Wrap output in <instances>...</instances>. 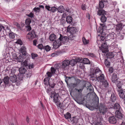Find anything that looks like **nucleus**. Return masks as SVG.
<instances>
[{"instance_id": "53", "label": "nucleus", "mask_w": 125, "mask_h": 125, "mask_svg": "<svg viewBox=\"0 0 125 125\" xmlns=\"http://www.w3.org/2000/svg\"><path fill=\"white\" fill-rule=\"evenodd\" d=\"M22 65H24V66L26 67V66H27V61L26 60H25L24 62H23L22 63Z\"/></svg>"}, {"instance_id": "47", "label": "nucleus", "mask_w": 125, "mask_h": 125, "mask_svg": "<svg viewBox=\"0 0 125 125\" xmlns=\"http://www.w3.org/2000/svg\"><path fill=\"white\" fill-rule=\"evenodd\" d=\"M44 49L46 51H49L51 49V47L48 45H47L44 47Z\"/></svg>"}, {"instance_id": "4", "label": "nucleus", "mask_w": 125, "mask_h": 125, "mask_svg": "<svg viewBox=\"0 0 125 125\" xmlns=\"http://www.w3.org/2000/svg\"><path fill=\"white\" fill-rule=\"evenodd\" d=\"M67 31L68 32H69L71 34H75L77 32L78 30L75 27H70L69 26H68L67 28Z\"/></svg>"}, {"instance_id": "24", "label": "nucleus", "mask_w": 125, "mask_h": 125, "mask_svg": "<svg viewBox=\"0 0 125 125\" xmlns=\"http://www.w3.org/2000/svg\"><path fill=\"white\" fill-rule=\"evenodd\" d=\"M119 94L120 97L124 99L125 97V92L123 91H120L119 92Z\"/></svg>"}, {"instance_id": "15", "label": "nucleus", "mask_w": 125, "mask_h": 125, "mask_svg": "<svg viewBox=\"0 0 125 125\" xmlns=\"http://www.w3.org/2000/svg\"><path fill=\"white\" fill-rule=\"evenodd\" d=\"M105 39V37L104 35H99L97 37V43H100V42H102V41H103Z\"/></svg>"}, {"instance_id": "41", "label": "nucleus", "mask_w": 125, "mask_h": 125, "mask_svg": "<svg viewBox=\"0 0 125 125\" xmlns=\"http://www.w3.org/2000/svg\"><path fill=\"white\" fill-rule=\"evenodd\" d=\"M83 41L84 45H86L89 42V41L88 40H86L84 37L83 38Z\"/></svg>"}, {"instance_id": "6", "label": "nucleus", "mask_w": 125, "mask_h": 125, "mask_svg": "<svg viewBox=\"0 0 125 125\" xmlns=\"http://www.w3.org/2000/svg\"><path fill=\"white\" fill-rule=\"evenodd\" d=\"M13 58L15 60H17L18 62H23L24 59V58H23L21 55H20L17 57V55L14 54L13 55Z\"/></svg>"}, {"instance_id": "17", "label": "nucleus", "mask_w": 125, "mask_h": 125, "mask_svg": "<svg viewBox=\"0 0 125 125\" xmlns=\"http://www.w3.org/2000/svg\"><path fill=\"white\" fill-rule=\"evenodd\" d=\"M73 77H66L65 79V82L66 83L67 85L70 84L74 78Z\"/></svg>"}, {"instance_id": "13", "label": "nucleus", "mask_w": 125, "mask_h": 125, "mask_svg": "<svg viewBox=\"0 0 125 125\" xmlns=\"http://www.w3.org/2000/svg\"><path fill=\"white\" fill-rule=\"evenodd\" d=\"M99 111L100 113H102L104 115L107 111V109L103 105H102L100 106L99 107Z\"/></svg>"}, {"instance_id": "16", "label": "nucleus", "mask_w": 125, "mask_h": 125, "mask_svg": "<svg viewBox=\"0 0 125 125\" xmlns=\"http://www.w3.org/2000/svg\"><path fill=\"white\" fill-rule=\"evenodd\" d=\"M109 121L110 123L115 124L116 122V120L115 117L112 116L109 118Z\"/></svg>"}, {"instance_id": "62", "label": "nucleus", "mask_w": 125, "mask_h": 125, "mask_svg": "<svg viewBox=\"0 0 125 125\" xmlns=\"http://www.w3.org/2000/svg\"><path fill=\"white\" fill-rule=\"evenodd\" d=\"M108 55L110 56V57H109V58H113L114 56V55L112 53H111L108 54Z\"/></svg>"}, {"instance_id": "57", "label": "nucleus", "mask_w": 125, "mask_h": 125, "mask_svg": "<svg viewBox=\"0 0 125 125\" xmlns=\"http://www.w3.org/2000/svg\"><path fill=\"white\" fill-rule=\"evenodd\" d=\"M16 43H17L18 44H19L20 45H21L22 44V43L21 42V41L20 39H18V40L17 42H16Z\"/></svg>"}, {"instance_id": "52", "label": "nucleus", "mask_w": 125, "mask_h": 125, "mask_svg": "<svg viewBox=\"0 0 125 125\" xmlns=\"http://www.w3.org/2000/svg\"><path fill=\"white\" fill-rule=\"evenodd\" d=\"M121 85L122 83L121 82H119L117 84V86L119 89H120L121 88Z\"/></svg>"}, {"instance_id": "38", "label": "nucleus", "mask_w": 125, "mask_h": 125, "mask_svg": "<svg viewBox=\"0 0 125 125\" xmlns=\"http://www.w3.org/2000/svg\"><path fill=\"white\" fill-rule=\"evenodd\" d=\"M64 116L66 119H69L71 117V115L70 113H67L64 115Z\"/></svg>"}, {"instance_id": "63", "label": "nucleus", "mask_w": 125, "mask_h": 125, "mask_svg": "<svg viewBox=\"0 0 125 125\" xmlns=\"http://www.w3.org/2000/svg\"><path fill=\"white\" fill-rule=\"evenodd\" d=\"M40 10V8H35L33 9L35 11H37Z\"/></svg>"}, {"instance_id": "18", "label": "nucleus", "mask_w": 125, "mask_h": 125, "mask_svg": "<svg viewBox=\"0 0 125 125\" xmlns=\"http://www.w3.org/2000/svg\"><path fill=\"white\" fill-rule=\"evenodd\" d=\"M96 79L97 80L100 82H103L105 80L104 76L103 74H101L97 77Z\"/></svg>"}, {"instance_id": "50", "label": "nucleus", "mask_w": 125, "mask_h": 125, "mask_svg": "<svg viewBox=\"0 0 125 125\" xmlns=\"http://www.w3.org/2000/svg\"><path fill=\"white\" fill-rule=\"evenodd\" d=\"M102 120H100L99 121H97V123L95 124V125H102L103 124L102 122Z\"/></svg>"}, {"instance_id": "11", "label": "nucleus", "mask_w": 125, "mask_h": 125, "mask_svg": "<svg viewBox=\"0 0 125 125\" xmlns=\"http://www.w3.org/2000/svg\"><path fill=\"white\" fill-rule=\"evenodd\" d=\"M115 115L117 118L122 119V121H123L124 118V117L123 116V115L120 111H116L115 113Z\"/></svg>"}, {"instance_id": "7", "label": "nucleus", "mask_w": 125, "mask_h": 125, "mask_svg": "<svg viewBox=\"0 0 125 125\" xmlns=\"http://www.w3.org/2000/svg\"><path fill=\"white\" fill-rule=\"evenodd\" d=\"M35 33L34 30H32L31 32H30L27 34V37L30 40H32L35 37Z\"/></svg>"}, {"instance_id": "44", "label": "nucleus", "mask_w": 125, "mask_h": 125, "mask_svg": "<svg viewBox=\"0 0 125 125\" xmlns=\"http://www.w3.org/2000/svg\"><path fill=\"white\" fill-rule=\"evenodd\" d=\"M57 10V9L55 7H52L51 8L50 11L52 12H54Z\"/></svg>"}, {"instance_id": "9", "label": "nucleus", "mask_w": 125, "mask_h": 125, "mask_svg": "<svg viewBox=\"0 0 125 125\" xmlns=\"http://www.w3.org/2000/svg\"><path fill=\"white\" fill-rule=\"evenodd\" d=\"M10 79L11 82L12 83L16 82L17 80V77L14 74H10Z\"/></svg>"}, {"instance_id": "26", "label": "nucleus", "mask_w": 125, "mask_h": 125, "mask_svg": "<svg viewBox=\"0 0 125 125\" xmlns=\"http://www.w3.org/2000/svg\"><path fill=\"white\" fill-rule=\"evenodd\" d=\"M114 33H110L108 34L107 36V38L108 40H111L112 39H113L114 38Z\"/></svg>"}, {"instance_id": "42", "label": "nucleus", "mask_w": 125, "mask_h": 125, "mask_svg": "<svg viewBox=\"0 0 125 125\" xmlns=\"http://www.w3.org/2000/svg\"><path fill=\"white\" fill-rule=\"evenodd\" d=\"M70 64H71L72 66H74L76 63V60L74 59L71 60L70 61Z\"/></svg>"}, {"instance_id": "59", "label": "nucleus", "mask_w": 125, "mask_h": 125, "mask_svg": "<svg viewBox=\"0 0 125 125\" xmlns=\"http://www.w3.org/2000/svg\"><path fill=\"white\" fill-rule=\"evenodd\" d=\"M113 4H111L110 5L111 6H113V8H112L113 9H114L115 6L116 5V4H117V3L115 1H114L113 2Z\"/></svg>"}, {"instance_id": "22", "label": "nucleus", "mask_w": 125, "mask_h": 125, "mask_svg": "<svg viewBox=\"0 0 125 125\" xmlns=\"http://www.w3.org/2000/svg\"><path fill=\"white\" fill-rule=\"evenodd\" d=\"M97 15H104L106 14V12L103 10H99L97 11Z\"/></svg>"}, {"instance_id": "23", "label": "nucleus", "mask_w": 125, "mask_h": 125, "mask_svg": "<svg viewBox=\"0 0 125 125\" xmlns=\"http://www.w3.org/2000/svg\"><path fill=\"white\" fill-rule=\"evenodd\" d=\"M117 79V75L115 73L113 74L111 79L112 82L113 83H115Z\"/></svg>"}, {"instance_id": "55", "label": "nucleus", "mask_w": 125, "mask_h": 125, "mask_svg": "<svg viewBox=\"0 0 125 125\" xmlns=\"http://www.w3.org/2000/svg\"><path fill=\"white\" fill-rule=\"evenodd\" d=\"M51 90L50 88H48L47 89V92L48 94L49 95L51 93Z\"/></svg>"}, {"instance_id": "56", "label": "nucleus", "mask_w": 125, "mask_h": 125, "mask_svg": "<svg viewBox=\"0 0 125 125\" xmlns=\"http://www.w3.org/2000/svg\"><path fill=\"white\" fill-rule=\"evenodd\" d=\"M26 27L27 29V31H30L31 30V27L30 25H27L26 26Z\"/></svg>"}, {"instance_id": "31", "label": "nucleus", "mask_w": 125, "mask_h": 125, "mask_svg": "<svg viewBox=\"0 0 125 125\" xmlns=\"http://www.w3.org/2000/svg\"><path fill=\"white\" fill-rule=\"evenodd\" d=\"M3 82L5 84H8L9 83V77L8 76L5 77L3 79Z\"/></svg>"}, {"instance_id": "25", "label": "nucleus", "mask_w": 125, "mask_h": 125, "mask_svg": "<svg viewBox=\"0 0 125 125\" xmlns=\"http://www.w3.org/2000/svg\"><path fill=\"white\" fill-rule=\"evenodd\" d=\"M50 80V78L47 77L44 78V83L45 85H47L48 86L49 84H50L49 80Z\"/></svg>"}, {"instance_id": "33", "label": "nucleus", "mask_w": 125, "mask_h": 125, "mask_svg": "<svg viewBox=\"0 0 125 125\" xmlns=\"http://www.w3.org/2000/svg\"><path fill=\"white\" fill-rule=\"evenodd\" d=\"M72 18L70 16H68L66 18V21L68 23H70L72 21Z\"/></svg>"}, {"instance_id": "61", "label": "nucleus", "mask_w": 125, "mask_h": 125, "mask_svg": "<svg viewBox=\"0 0 125 125\" xmlns=\"http://www.w3.org/2000/svg\"><path fill=\"white\" fill-rule=\"evenodd\" d=\"M45 8L48 11H50L51 7L48 6H45Z\"/></svg>"}, {"instance_id": "19", "label": "nucleus", "mask_w": 125, "mask_h": 125, "mask_svg": "<svg viewBox=\"0 0 125 125\" xmlns=\"http://www.w3.org/2000/svg\"><path fill=\"white\" fill-rule=\"evenodd\" d=\"M19 72L21 74H24L27 71L26 67L24 66H22L19 69Z\"/></svg>"}, {"instance_id": "64", "label": "nucleus", "mask_w": 125, "mask_h": 125, "mask_svg": "<svg viewBox=\"0 0 125 125\" xmlns=\"http://www.w3.org/2000/svg\"><path fill=\"white\" fill-rule=\"evenodd\" d=\"M113 69L112 68H109V71L110 73H112L113 72Z\"/></svg>"}, {"instance_id": "43", "label": "nucleus", "mask_w": 125, "mask_h": 125, "mask_svg": "<svg viewBox=\"0 0 125 125\" xmlns=\"http://www.w3.org/2000/svg\"><path fill=\"white\" fill-rule=\"evenodd\" d=\"M107 60V59H106L105 60V64L106 66L107 67H109L110 65V62Z\"/></svg>"}, {"instance_id": "20", "label": "nucleus", "mask_w": 125, "mask_h": 125, "mask_svg": "<svg viewBox=\"0 0 125 125\" xmlns=\"http://www.w3.org/2000/svg\"><path fill=\"white\" fill-rule=\"evenodd\" d=\"M56 35L54 34H51L49 36V39L51 41L53 42L56 39Z\"/></svg>"}, {"instance_id": "49", "label": "nucleus", "mask_w": 125, "mask_h": 125, "mask_svg": "<svg viewBox=\"0 0 125 125\" xmlns=\"http://www.w3.org/2000/svg\"><path fill=\"white\" fill-rule=\"evenodd\" d=\"M46 75H47V77L48 76V77H49L52 76V74L51 72H47L46 73Z\"/></svg>"}, {"instance_id": "48", "label": "nucleus", "mask_w": 125, "mask_h": 125, "mask_svg": "<svg viewBox=\"0 0 125 125\" xmlns=\"http://www.w3.org/2000/svg\"><path fill=\"white\" fill-rule=\"evenodd\" d=\"M31 55L32 58L33 59H34L35 57H37L38 56L37 54L33 53H32Z\"/></svg>"}, {"instance_id": "12", "label": "nucleus", "mask_w": 125, "mask_h": 125, "mask_svg": "<svg viewBox=\"0 0 125 125\" xmlns=\"http://www.w3.org/2000/svg\"><path fill=\"white\" fill-rule=\"evenodd\" d=\"M62 45V44L58 40L57 41H55L52 44L53 47L54 48L56 49L58 48Z\"/></svg>"}, {"instance_id": "2", "label": "nucleus", "mask_w": 125, "mask_h": 125, "mask_svg": "<svg viewBox=\"0 0 125 125\" xmlns=\"http://www.w3.org/2000/svg\"><path fill=\"white\" fill-rule=\"evenodd\" d=\"M83 88L84 86H82L81 88L79 89H78L76 88L75 89V90L77 91L78 93H79V94L80 95V98H81V99H80V100L78 101H78L77 102L78 103H79L82 104L83 103V101L84 100V97L82 94V92L83 90Z\"/></svg>"}, {"instance_id": "34", "label": "nucleus", "mask_w": 125, "mask_h": 125, "mask_svg": "<svg viewBox=\"0 0 125 125\" xmlns=\"http://www.w3.org/2000/svg\"><path fill=\"white\" fill-rule=\"evenodd\" d=\"M83 62L84 64H89L90 63V61L87 58H84L83 60Z\"/></svg>"}, {"instance_id": "32", "label": "nucleus", "mask_w": 125, "mask_h": 125, "mask_svg": "<svg viewBox=\"0 0 125 125\" xmlns=\"http://www.w3.org/2000/svg\"><path fill=\"white\" fill-rule=\"evenodd\" d=\"M75 36V34H71L68 37V39L69 40L71 41L73 40L74 39Z\"/></svg>"}, {"instance_id": "27", "label": "nucleus", "mask_w": 125, "mask_h": 125, "mask_svg": "<svg viewBox=\"0 0 125 125\" xmlns=\"http://www.w3.org/2000/svg\"><path fill=\"white\" fill-rule=\"evenodd\" d=\"M21 53L24 56L26 54V48L24 46H22L21 48Z\"/></svg>"}, {"instance_id": "14", "label": "nucleus", "mask_w": 125, "mask_h": 125, "mask_svg": "<svg viewBox=\"0 0 125 125\" xmlns=\"http://www.w3.org/2000/svg\"><path fill=\"white\" fill-rule=\"evenodd\" d=\"M80 82V81L79 79L77 80L76 83H70L68 85L69 86L71 89H73L76 87L79 84Z\"/></svg>"}, {"instance_id": "51", "label": "nucleus", "mask_w": 125, "mask_h": 125, "mask_svg": "<svg viewBox=\"0 0 125 125\" xmlns=\"http://www.w3.org/2000/svg\"><path fill=\"white\" fill-rule=\"evenodd\" d=\"M38 48L41 50L42 49L44 48V47L43 45L42 44H40L38 46Z\"/></svg>"}, {"instance_id": "8", "label": "nucleus", "mask_w": 125, "mask_h": 125, "mask_svg": "<svg viewBox=\"0 0 125 125\" xmlns=\"http://www.w3.org/2000/svg\"><path fill=\"white\" fill-rule=\"evenodd\" d=\"M60 37L58 39V40L62 44V42H66L68 39L67 37L64 36H63L62 34H59Z\"/></svg>"}, {"instance_id": "28", "label": "nucleus", "mask_w": 125, "mask_h": 125, "mask_svg": "<svg viewBox=\"0 0 125 125\" xmlns=\"http://www.w3.org/2000/svg\"><path fill=\"white\" fill-rule=\"evenodd\" d=\"M116 99V97L115 95L114 94H112L110 98L111 100L113 102H115Z\"/></svg>"}, {"instance_id": "46", "label": "nucleus", "mask_w": 125, "mask_h": 125, "mask_svg": "<svg viewBox=\"0 0 125 125\" xmlns=\"http://www.w3.org/2000/svg\"><path fill=\"white\" fill-rule=\"evenodd\" d=\"M59 54V53L58 52H55L52 54L51 56L54 57L58 55Z\"/></svg>"}, {"instance_id": "10", "label": "nucleus", "mask_w": 125, "mask_h": 125, "mask_svg": "<svg viewBox=\"0 0 125 125\" xmlns=\"http://www.w3.org/2000/svg\"><path fill=\"white\" fill-rule=\"evenodd\" d=\"M70 61L68 60H65L62 62V68L63 69H64L65 68L68 66L70 64Z\"/></svg>"}, {"instance_id": "37", "label": "nucleus", "mask_w": 125, "mask_h": 125, "mask_svg": "<svg viewBox=\"0 0 125 125\" xmlns=\"http://www.w3.org/2000/svg\"><path fill=\"white\" fill-rule=\"evenodd\" d=\"M116 29L117 31L121 30L122 29V25L120 24L116 25Z\"/></svg>"}, {"instance_id": "54", "label": "nucleus", "mask_w": 125, "mask_h": 125, "mask_svg": "<svg viewBox=\"0 0 125 125\" xmlns=\"http://www.w3.org/2000/svg\"><path fill=\"white\" fill-rule=\"evenodd\" d=\"M55 85V83H53L51 84H50H50H49L48 85L49 86H50L51 87V88H54Z\"/></svg>"}, {"instance_id": "45", "label": "nucleus", "mask_w": 125, "mask_h": 125, "mask_svg": "<svg viewBox=\"0 0 125 125\" xmlns=\"http://www.w3.org/2000/svg\"><path fill=\"white\" fill-rule=\"evenodd\" d=\"M51 73L52 74L54 73L56 71V69L52 67L51 69Z\"/></svg>"}, {"instance_id": "58", "label": "nucleus", "mask_w": 125, "mask_h": 125, "mask_svg": "<svg viewBox=\"0 0 125 125\" xmlns=\"http://www.w3.org/2000/svg\"><path fill=\"white\" fill-rule=\"evenodd\" d=\"M28 17L32 18L33 17V14L31 12L30 13V14L27 15Z\"/></svg>"}, {"instance_id": "36", "label": "nucleus", "mask_w": 125, "mask_h": 125, "mask_svg": "<svg viewBox=\"0 0 125 125\" xmlns=\"http://www.w3.org/2000/svg\"><path fill=\"white\" fill-rule=\"evenodd\" d=\"M103 83V86L105 88H107L108 86V83L106 80H104L103 82H102Z\"/></svg>"}, {"instance_id": "39", "label": "nucleus", "mask_w": 125, "mask_h": 125, "mask_svg": "<svg viewBox=\"0 0 125 125\" xmlns=\"http://www.w3.org/2000/svg\"><path fill=\"white\" fill-rule=\"evenodd\" d=\"M31 22V20L30 18L27 19L25 21V23L27 25H30Z\"/></svg>"}, {"instance_id": "60", "label": "nucleus", "mask_w": 125, "mask_h": 125, "mask_svg": "<svg viewBox=\"0 0 125 125\" xmlns=\"http://www.w3.org/2000/svg\"><path fill=\"white\" fill-rule=\"evenodd\" d=\"M60 65L58 64H55L54 67H55V69H58L60 67Z\"/></svg>"}, {"instance_id": "3", "label": "nucleus", "mask_w": 125, "mask_h": 125, "mask_svg": "<svg viewBox=\"0 0 125 125\" xmlns=\"http://www.w3.org/2000/svg\"><path fill=\"white\" fill-rule=\"evenodd\" d=\"M102 72L99 68H97L95 70L94 73L90 74V76L92 78H96L100 75L101 74Z\"/></svg>"}, {"instance_id": "30", "label": "nucleus", "mask_w": 125, "mask_h": 125, "mask_svg": "<svg viewBox=\"0 0 125 125\" xmlns=\"http://www.w3.org/2000/svg\"><path fill=\"white\" fill-rule=\"evenodd\" d=\"M16 35L13 32H10L9 34V37L11 39H14L16 36Z\"/></svg>"}, {"instance_id": "1", "label": "nucleus", "mask_w": 125, "mask_h": 125, "mask_svg": "<svg viewBox=\"0 0 125 125\" xmlns=\"http://www.w3.org/2000/svg\"><path fill=\"white\" fill-rule=\"evenodd\" d=\"M59 95L58 93L55 94L54 95L53 102L55 103L57 107V108L59 109L61 108L62 106L61 103L59 99Z\"/></svg>"}, {"instance_id": "21", "label": "nucleus", "mask_w": 125, "mask_h": 125, "mask_svg": "<svg viewBox=\"0 0 125 125\" xmlns=\"http://www.w3.org/2000/svg\"><path fill=\"white\" fill-rule=\"evenodd\" d=\"M114 108L116 110V111H120L121 109L120 104L118 103H116L114 106Z\"/></svg>"}, {"instance_id": "40", "label": "nucleus", "mask_w": 125, "mask_h": 125, "mask_svg": "<svg viewBox=\"0 0 125 125\" xmlns=\"http://www.w3.org/2000/svg\"><path fill=\"white\" fill-rule=\"evenodd\" d=\"M104 5L103 2L102 1L99 2V7L100 8L102 9L104 8Z\"/></svg>"}, {"instance_id": "29", "label": "nucleus", "mask_w": 125, "mask_h": 125, "mask_svg": "<svg viewBox=\"0 0 125 125\" xmlns=\"http://www.w3.org/2000/svg\"><path fill=\"white\" fill-rule=\"evenodd\" d=\"M57 9L58 12L60 13H62L64 11V7L62 6H60Z\"/></svg>"}, {"instance_id": "35", "label": "nucleus", "mask_w": 125, "mask_h": 125, "mask_svg": "<svg viewBox=\"0 0 125 125\" xmlns=\"http://www.w3.org/2000/svg\"><path fill=\"white\" fill-rule=\"evenodd\" d=\"M100 20L102 22H104L106 21L107 18L104 15H102L101 17Z\"/></svg>"}, {"instance_id": "5", "label": "nucleus", "mask_w": 125, "mask_h": 125, "mask_svg": "<svg viewBox=\"0 0 125 125\" xmlns=\"http://www.w3.org/2000/svg\"><path fill=\"white\" fill-rule=\"evenodd\" d=\"M101 47L102 50L103 52L106 53L108 52V47L106 42L104 41L102 43Z\"/></svg>"}]
</instances>
